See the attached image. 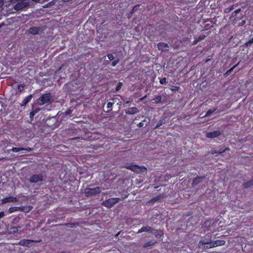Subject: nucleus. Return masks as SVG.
<instances>
[{
    "label": "nucleus",
    "mask_w": 253,
    "mask_h": 253,
    "mask_svg": "<svg viewBox=\"0 0 253 253\" xmlns=\"http://www.w3.org/2000/svg\"><path fill=\"white\" fill-rule=\"evenodd\" d=\"M147 230H147V232L154 233L155 236L158 238H161L162 235H163V231L161 230L158 231L157 230H154L153 228H152L150 226H147Z\"/></svg>",
    "instance_id": "nucleus-9"
},
{
    "label": "nucleus",
    "mask_w": 253,
    "mask_h": 253,
    "mask_svg": "<svg viewBox=\"0 0 253 253\" xmlns=\"http://www.w3.org/2000/svg\"><path fill=\"white\" fill-rule=\"evenodd\" d=\"M239 63H238L237 64H236L235 65H234V66H233L231 68H230V69H229L228 70H227L226 71V72L224 74V76L225 77H227L229 75H230L231 72L233 71V70L235 69V68L236 67H237L238 64H239Z\"/></svg>",
    "instance_id": "nucleus-26"
},
{
    "label": "nucleus",
    "mask_w": 253,
    "mask_h": 253,
    "mask_svg": "<svg viewBox=\"0 0 253 253\" xmlns=\"http://www.w3.org/2000/svg\"><path fill=\"white\" fill-rule=\"evenodd\" d=\"M25 85L24 84H20L18 85L17 89L19 92H21L23 91L24 89Z\"/></svg>",
    "instance_id": "nucleus-31"
},
{
    "label": "nucleus",
    "mask_w": 253,
    "mask_h": 253,
    "mask_svg": "<svg viewBox=\"0 0 253 253\" xmlns=\"http://www.w3.org/2000/svg\"><path fill=\"white\" fill-rule=\"evenodd\" d=\"M32 97H33V95L32 94H30V95L27 96V97H26L23 101V104L25 105H26L27 103H28L30 101V100H31Z\"/></svg>",
    "instance_id": "nucleus-25"
},
{
    "label": "nucleus",
    "mask_w": 253,
    "mask_h": 253,
    "mask_svg": "<svg viewBox=\"0 0 253 253\" xmlns=\"http://www.w3.org/2000/svg\"><path fill=\"white\" fill-rule=\"evenodd\" d=\"M23 150L26 151L27 152H31L32 150V149L30 147H27L26 148L22 147H12V149L9 151H12L13 152H18Z\"/></svg>",
    "instance_id": "nucleus-16"
},
{
    "label": "nucleus",
    "mask_w": 253,
    "mask_h": 253,
    "mask_svg": "<svg viewBox=\"0 0 253 253\" xmlns=\"http://www.w3.org/2000/svg\"><path fill=\"white\" fill-rule=\"evenodd\" d=\"M130 103H131V102L130 101H126L125 102L126 104H129Z\"/></svg>",
    "instance_id": "nucleus-53"
},
{
    "label": "nucleus",
    "mask_w": 253,
    "mask_h": 253,
    "mask_svg": "<svg viewBox=\"0 0 253 253\" xmlns=\"http://www.w3.org/2000/svg\"><path fill=\"white\" fill-rule=\"evenodd\" d=\"M122 85H123L122 83L119 82L117 84V86H116V90L117 91H119L121 88V87H122Z\"/></svg>",
    "instance_id": "nucleus-37"
},
{
    "label": "nucleus",
    "mask_w": 253,
    "mask_h": 253,
    "mask_svg": "<svg viewBox=\"0 0 253 253\" xmlns=\"http://www.w3.org/2000/svg\"><path fill=\"white\" fill-rule=\"evenodd\" d=\"M157 243V241L155 240H152L150 241H148L143 245V247L144 248H147L148 247H151Z\"/></svg>",
    "instance_id": "nucleus-22"
},
{
    "label": "nucleus",
    "mask_w": 253,
    "mask_h": 253,
    "mask_svg": "<svg viewBox=\"0 0 253 253\" xmlns=\"http://www.w3.org/2000/svg\"><path fill=\"white\" fill-rule=\"evenodd\" d=\"M19 209V207H10L8 209V212L9 213H12V212H14L16 211H18V210Z\"/></svg>",
    "instance_id": "nucleus-28"
},
{
    "label": "nucleus",
    "mask_w": 253,
    "mask_h": 253,
    "mask_svg": "<svg viewBox=\"0 0 253 253\" xmlns=\"http://www.w3.org/2000/svg\"><path fill=\"white\" fill-rule=\"evenodd\" d=\"M101 191V188L98 186L94 188L86 187L84 189V194L86 197H91L100 193Z\"/></svg>",
    "instance_id": "nucleus-2"
},
{
    "label": "nucleus",
    "mask_w": 253,
    "mask_h": 253,
    "mask_svg": "<svg viewBox=\"0 0 253 253\" xmlns=\"http://www.w3.org/2000/svg\"><path fill=\"white\" fill-rule=\"evenodd\" d=\"M165 198V194H160L158 195L153 197L150 201L149 203H154L156 201L160 200L161 199H164Z\"/></svg>",
    "instance_id": "nucleus-18"
},
{
    "label": "nucleus",
    "mask_w": 253,
    "mask_h": 253,
    "mask_svg": "<svg viewBox=\"0 0 253 253\" xmlns=\"http://www.w3.org/2000/svg\"><path fill=\"white\" fill-rule=\"evenodd\" d=\"M225 243V241L222 240H217L211 242L212 246L214 247L224 245Z\"/></svg>",
    "instance_id": "nucleus-19"
},
{
    "label": "nucleus",
    "mask_w": 253,
    "mask_h": 253,
    "mask_svg": "<svg viewBox=\"0 0 253 253\" xmlns=\"http://www.w3.org/2000/svg\"><path fill=\"white\" fill-rule=\"evenodd\" d=\"M157 46L158 49L162 52L168 51L169 49L168 44L165 42H159L157 44Z\"/></svg>",
    "instance_id": "nucleus-10"
},
{
    "label": "nucleus",
    "mask_w": 253,
    "mask_h": 253,
    "mask_svg": "<svg viewBox=\"0 0 253 253\" xmlns=\"http://www.w3.org/2000/svg\"><path fill=\"white\" fill-rule=\"evenodd\" d=\"M216 223H217V221H214V223L213 224H212V225H211V227H214L215 226Z\"/></svg>",
    "instance_id": "nucleus-50"
},
{
    "label": "nucleus",
    "mask_w": 253,
    "mask_h": 253,
    "mask_svg": "<svg viewBox=\"0 0 253 253\" xmlns=\"http://www.w3.org/2000/svg\"><path fill=\"white\" fill-rule=\"evenodd\" d=\"M217 109L216 108H214L213 109H210L209 110L206 115H205V117H209L210 116V115H211L212 113H214V112H215L216 111Z\"/></svg>",
    "instance_id": "nucleus-27"
},
{
    "label": "nucleus",
    "mask_w": 253,
    "mask_h": 253,
    "mask_svg": "<svg viewBox=\"0 0 253 253\" xmlns=\"http://www.w3.org/2000/svg\"><path fill=\"white\" fill-rule=\"evenodd\" d=\"M107 57L108 58V59L110 60H112L114 59V57L113 56V55H112V54H109L107 55Z\"/></svg>",
    "instance_id": "nucleus-43"
},
{
    "label": "nucleus",
    "mask_w": 253,
    "mask_h": 253,
    "mask_svg": "<svg viewBox=\"0 0 253 253\" xmlns=\"http://www.w3.org/2000/svg\"><path fill=\"white\" fill-rule=\"evenodd\" d=\"M35 241L33 240L24 239L21 240L17 244L25 247H28L31 243H33Z\"/></svg>",
    "instance_id": "nucleus-14"
},
{
    "label": "nucleus",
    "mask_w": 253,
    "mask_h": 253,
    "mask_svg": "<svg viewBox=\"0 0 253 253\" xmlns=\"http://www.w3.org/2000/svg\"><path fill=\"white\" fill-rule=\"evenodd\" d=\"M207 35H201L197 38H196L192 42V45H196L199 42L205 39Z\"/></svg>",
    "instance_id": "nucleus-20"
},
{
    "label": "nucleus",
    "mask_w": 253,
    "mask_h": 253,
    "mask_svg": "<svg viewBox=\"0 0 253 253\" xmlns=\"http://www.w3.org/2000/svg\"><path fill=\"white\" fill-rule=\"evenodd\" d=\"M72 113V110H71L70 109H68L65 112V114L66 116L67 115H69L70 114H71Z\"/></svg>",
    "instance_id": "nucleus-45"
},
{
    "label": "nucleus",
    "mask_w": 253,
    "mask_h": 253,
    "mask_svg": "<svg viewBox=\"0 0 253 253\" xmlns=\"http://www.w3.org/2000/svg\"><path fill=\"white\" fill-rule=\"evenodd\" d=\"M41 110V109L40 108H37L34 110H33V111L35 112V114H37V113H38L40 110Z\"/></svg>",
    "instance_id": "nucleus-46"
},
{
    "label": "nucleus",
    "mask_w": 253,
    "mask_h": 253,
    "mask_svg": "<svg viewBox=\"0 0 253 253\" xmlns=\"http://www.w3.org/2000/svg\"><path fill=\"white\" fill-rule=\"evenodd\" d=\"M146 97V95H145V96H144L143 97H142V98H140V101H143V100L144 99V98H145Z\"/></svg>",
    "instance_id": "nucleus-51"
},
{
    "label": "nucleus",
    "mask_w": 253,
    "mask_h": 253,
    "mask_svg": "<svg viewBox=\"0 0 253 253\" xmlns=\"http://www.w3.org/2000/svg\"><path fill=\"white\" fill-rule=\"evenodd\" d=\"M132 14H130V12L128 13V15H127V17L128 18H130L131 16H132Z\"/></svg>",
    "instance_id": "nucleus-52"
},
{
    "label": "nucleus",
    "mask_w": 253,
    "mask_h": 253,
    "mask_svg": "<svg viewBox=\"0 0 253 253\" xmlns=\"http://www.w3.org/2000/svg\"><path fill=\"white\" fill-rule=\"evenodd\" d=\"M241 9L239 8L232 13L230 18L234 24H236L238 21L240 20L243 18V15L241 13Z\"/></svg>",
    "instance_id": "nucleus-4"
},
{
    "label": "nucleus",
    "mask_w": 253,
    "mask_h": 253,
    "mask_svg": "<svg viewBox=\"0 0 253 253\" xmlns=\"http://www.w3.org/2000/svg\"><path fill=\"white\" fill-rule=\"evenodd\" d=\"M242 186L245 188H249L253 186V179L250 180L249 181L243 183Z\"/></svg>",
    "instance_id": "nucleus-24"
},
{
    "label": "nucleus",
    "mask_w": 253,
    "mask_h": 253,
    "mask_svg": "<svg viewBox=\"0 0 253 253\" xmlns=\"http://www.w3.org/2000/svg\"><path fill=\"white\" fill-rule=\"evenodd\" d=\"M29 32L31 34L36 35L39 33V28L37 27H32L29 29Z\"/></svg>",
    "instance_id": "nucleus-23"
},
{
    "label": "nucleus",
    "mask_w": 253,
    "mask_h": 253,
    "mask_svg": "<svg viewBox=\"0 0 253 253\" xmlns=\"http://www.w3.org/2000/svg\"><path fill=\"white\" fill-rule=\"evenodd\" d=\"M230 149L228 148H224V146H219L218 147L215 148H212L211 149V153L213 155L214 154H219L220 155L226 151H229Z\"/></svg>",
    "instance_id": "nucleus-5"
},
{
    "label": "nucleus",
    "mask_w": 253,
    "mask_h": 253,
    "mask_svg": "<svg viewBox=\"0 0 253 253\" xmlns=\"http://www.w3.org/2000/svg\"><path fill=\"white\" fill-rule=\"evenodd\" d=\"M214 223V221L212 219L206 220L203 224V227L206 228L208 231H211V225Z\"/></svg>",
    "instance_id": "nucleus-11"
},
{
    "label": "nucleus",
    "mask_w": 253,
    "mask_h": 253,
    "mask_svg": "<svg viewBox=\"0 0 253 253\" xmlns=\"http://www.w3.org/2000/svg\"><path fill=\"white\" fill-rule=\"evenodd\" d=\"M19 227H16V226L11 227L10 228V233L14 234V233L17 232V231L18 230V228Z\"/></svg>",
    "instance_id": "nucleus-30"
},
{
    "label": "nucleus",
    "mask_w": 253,
    "mask_h": 253,
    "mask_svg": "<svg viewBox=\"0 0 253 253\" xmlns=\"http://www.w3.org/2000/svg\"><path fill=\"white\" fill-rule=\"evenodd\" d=\"M144 126L143 122H141L137 124V126L139 127H142Z\"/></svg>",
    "instance_id": "nucleus-47"
},
{
    "label": "nucleus",
    "mask_w": 253,
    "mask_h": 253,
    "mask_svg": "<svg viewBox=\"0 0 253 253\" xmlns=\"http://www.w3.org/2000/svg\"><path fill=\"white\" fill-rule=\"evenodd\" d=\"M235 6V5H233L228 7L225 8L224 12L226 13H229V12H230L231 11H232V10L234 9Z\"/></svg>",
    "instance_id": "nucleus-29"
},
{
    "label": "nucleus",
    "mask_w": 253,
    "mask_h": 253,
    "mask_svg": "<svg viewBox=\"0 0 253 253\" xmlns=\"http://www.w3.org/2000/svg\"><path fill=\"white\" fill-rule=\"evenodd\" d=\"M119 59H117L116 60H114L111 63V66L112 67H115L119 63Z\"/></svg>",
    "instance_id": "nucleus-40"
},
{
    "label": "nucleus",
    "mask_w": 253,
    "mask_h": 253,
    "mask_svg": "<svg viewBox=\"0 0 253 253\" xmlns=\"http://www.w3.org/2000/svg\"><path fill=\"white\" fill-rule=\"evenodd\" d=\"M5 215L4 211L0 212V218H2Z\"/></svg>",
    "instance_id": "nucleus-49"
},
{
    "label": "nucleus",
    "mask_w": 253,
    "mask_h": 253,
    "mask_svg": "<svg viewBox=\"0 0 253 253\" xmlns=\"http://www.w3.org/2000/svg\"><path fill=\"white\" fill-rule=\"evenodd\" d=\"M139 6H140L139 4H137V5H135L133 7V8L132 9L131 11L130 12V14H133L137 10V9L139 7Z\"/></svg>",
    "instance_id": "nucleus-33"
},
{
    "label": "nucleus",
    "mask_w": 253,
    "mask_h": 253,
    "mask_svg": "<svg viewBox=\"0 0 253 253\" xmlns=\"http://www.w3.org/2000/svg\"><path fill=\"white\" fill-rule=\"evenodd\" d=\"M246 23V21L245 20H243L241 22H239L238 24L239 26H243Z\"/></svg>",
    "instance_id": "nucleus-44"
},
{
    "label": "nucleus",
    "mask_w": 253,
    "mask_h": 253,
    "mask_svg": "<svg viewBox=\"0 0 253 253\" xmlns=\"http://www.w3.org/2000/svg\"><path fill=\"white\" fill-rule=\"evenodd\" d=\"M18 200L16 197L9 196L8 197H6L1 200L2 203H7L9 202H16Z\"/></svg>",
    "instance_id": "nucleus-15"
},
{
    "label": "nucleus",
    "mask_w": 253,
    "mask_h": 253,
    "mask_svg": "<svg viewBox=\"0 0 253 253\" xmlns=\"http://www.w3.org/2000/svg\"><path fill=\"white\" fill-rule=\"evenodd\" d=\"M180 89V87L176 85H172L170 89L173 91H178Z\"/></svg>",
    "instance_id": "nucleus-38"
},
{
    "label": "nucleus",
    "mask_w": 253,
    "mask_h": 253,
    "mask_svg": "<svg viewBox=\"0 0 253 253\" xmlns=\"http://www.w3.org/2000/svg\"><path fill=\"white\" fill-rule=\"evenodd\" d=\"M36 114L35 113V112L32 110L30 113V114H29V117L32 120L34 116L36 115Z\"/></svg>",
    "instance_id": "nucleus-41"
},
{
    "label": "nucleus",
    "mask_w": 253,
    "mask_h": 253,
    "mask_svg": "<svg viewBox=\"0 0 253 253\" xmlns=\"http://www.w3.org/2000/svg\"><path fill=\"white\" fill-rule=\"evenodd\" d=\"M163 120H160L158 123L156 125V126H155V128H157L158 127H159L160 126H161L163 124Z\"/></svg>",
    "instance_id": "nucleus-42"
},
{
    "label": "nucleus",
    "mask_w": 253,
    "mask_h": 253,
    "mask_svg": "<svg viewBox=\"0 0 253 253\" xmlns=\"http://www.w3.org/2000/svg\"><path fill=\"white\" fill-rule=\"evenodd\" d=\"M120 201L121 199L119 198H111L103 202L102 204L106 208H111Z\"/></svg>",
    "instance_id": "nucleus-3"
},
{
    "label": "nucleus",
    "mask_w": 253,
    "mask_h": 253,
    "mask_svg": "<svg viewBox=\"0 0 253 253\" xmlns=\"http://www.w3.org/2000/svg\"><path fill=\"white\" fill-rule=\"evenodd\" d=\"M147 230H147V226H143L141 228L139 229L137 233H142L143 232H147Z\"/></svg>",
    "instance_id": "nucleus-34"
},
{
    "label": "nucleus",
    "mask_w": 253,
    "mask_h": 253,
    "mask_svg": "<svg viewBox=\"0 0 253 253\" xmlns=\"http://www.w3.org/2000/svg\"><path fill=\"white\" fill-rule=\"evenodd\" d=\"M253 43V38L249 40L246 43L247 46H250Z\"/></svg>",
    "instance_id": "nucleus-39"
},
{
    "label": "nucleus",
    "mask_w": 253,
    "mask_h": 253,
    "mask_svg": "<svg viewBox=\"0 0 253 253\" xmlns=\"http://www.w3.org/2000/svg\"><path fill=\"white\" fill-rule=\"evenodd\" d=\"M211 242L212 241H211L209 243H204V247L205 248H213L214 247H212V244H211Z\"/></svg>",
    "instance_id": "nucleus-32"
},
{
    "label": "nucleus",
    "mask_w": 253,
    "mask_h": 253,
    "mask_svg": "<svg viewBox=\"0 0 253 253\" xmlns=\"http://www.w3.org/2000/svg\"><path fill=\"white\" fill-rule=\"evenodd\" d=\"M4 4L3 0H0V9L1 8Z\"/></svg>",
    "instance_id": "nucleus-48"
},
{
    "label": "nucleus",
    "mask_w": 253,
    "mask_h": 253,
    "mask_svg": "<svg viewBox=\"0 0 253 253\" xmlns=\"http://www.w3.org/2000/svg\"><path fill=\"white\" fill-rule=\"evenodd\" d=\"M43 179V176L42 174L40 173L32 175L29 179V181L30 183H37L39 181H42Z\"/></svg>",
    "instance_id": "nucleus-8"
},
{
    "label": "nucleus",
    "mask_w": 253,
    "mask_h": 253,
    "mask_svg": "<svg viewBox=\"0 0 253 253\" xmlns=\"http://www.w3.org/2000/svg\"><path fill=\"white\" fill-rule=\"evenodd\" d=\"M63 253V252H62V253Z\"/></svg>",
    "instance_id": "nucleus-55"
},
{
    "label": "nucleus",
    "mask_w": 253,
    "mask_h": 253,
    "mask_svg": "<svg viewBox=\"0 0 253 253\" xmlns=\"http://www.w3.org/2000/svg\"><path fill=\"white\" fill-rule=\"evenodd\" d=\"M117 101H119V99L117 98H112L111 99V101L109 102L107 104V107L108 109L107 111V112H110L112 111V106Z\"/></svg>",
    "instance_id": "nucleus-13"
},
{
    "label": "nucleus",
    "mask_w": 253,
    "mask_h": 253,
    "mask_svg": "<svg viewBox=\"0 0 253 253\" xmlns=\"http://www.w3.org/2000/svg\"><path fill=\"white\" fill-rule=\"evenodd\" d=\"M160 83L161 84H166L167 83L166 78L164 77L160 79Z\"/></svg>",
    "instance_id": "nucleus-36"
},
{
    "label": "nucleus",
    "mask_w": 253,
    "mask_h": 253,
    "mask_svg": "<svg viewBox=\"0 0 253 253\" xmlns=\"http://www.w3.org/2000/svg\"><path fill=\"white\" fill-rule=\"evenodd\" d=\"M176 253H182V251H178Z\"/></svg>",
    "instance_id": "nucleus-54"
},
{
    "label": "nucleus",
    "mask_w": 253,
    "mask_h": 253,
    "mask_svg": "<svg viewBox=\"0 0 253 253\" xmlns=\"http://www.w3.org/2000/svg\"><path fill=\"white\" fill-rule=\"evenodd\" d=\"M153 100L156 103H159L161 102L162 100V97L160 95H158L155 97Z\"/></svg>",
    "instance_id": "nucleus-35"
},
{
    "label": "nucleus",
    "mask_w": 253,
    "mask_h": 253,
    "mask_svg": "<svg viewBox=\"0 0 253 253\" xmlns=\"http://www.w3.org/2000/svg\"><path fill=\"white\" fill-rule=\"evenodd\" d=\"M203 177L202 176H197L195 178H194L193 180L192 184L193 186L196 185L201 182L202 180L203 179Z\"/></svg>",
    "instance_id": "nucleus-21"
},
{
    "label": "nucleus",
    "mask_w": 253,
    "mask_h": 253,
    "mask_svg": "<svg viewBox=\"0 0 253 253\" xmlns=\"http://www.w3.org/2000/svg\"><path fill=\"white\" fill-rule=\"evenodd\" d=\"M12 3H15L14 6V9L19 10L23 8L24 5V1L25 0H10Z\"/></svg>",
    "instance_id": "nucleus-7"
},
{
    "label": "nucleus",
    "mask_w": 253,
    "mask_h": 253,
    "mask_svg": "<svg viewBox=\"0 0 253 253\" xmlns=\"http://www.w3.org/2000/svg\"><path fill=\"white\" fill-rule=\"evenodd\" d=\"M139 110L136 107H131L129 108L127 110H125V112L126 114L132 115L138 113Z\"/></svg>",
    "instance_id": "nucleus-17"
},
{
    "label": "nucleus",
    "mask_w": 253,
    "mask_h": 253,
    "mask_svg": "<svg viewBox=\"0 0 253 253\" xmlns=\"http://www.w3.org/2000/svg\"><path fill=\"white\" fill-rule=\"evenodd\" d=\"M221 134V132L219 130H214L211 132H207L206 134V136L208 138H215L218 137L219 135Z\"/></svg>",
    "instance_id": "nucleus-12"
},
{
    "label": "nucleus",
    "mask_w": 253,
    "mask_h": 253,
    "mask_svg": "<svg viewBox=\"0 0 253 253\" xmlns=\"http://www.w3.org/2000/svg\"><path fill=\"white\" fill-rule=\"evenodd\" d=\"M38 103L40 105L50 104L52 102L51 94L50 92L42 94L38 99Z\"/></svg>",
    "instance_id": "nucleus-1"
},
{
    "label": "nucleus",
    "mask_w": 253,
    "mask_h": 253,
    "mask_svg": "<svg viewBox=\"0 0 253 253\" xmlns=\"http://www.w3.org/2000/svg\"><path fill=\"white\" fill-rule=\"evenodd\" d=\"M129 169L137 173H143L147 171V169L144 166H138L137 165H131Z\"/></svg>",
    "instance_id": "nucleus-6"
}]
</instances>
